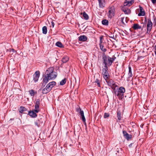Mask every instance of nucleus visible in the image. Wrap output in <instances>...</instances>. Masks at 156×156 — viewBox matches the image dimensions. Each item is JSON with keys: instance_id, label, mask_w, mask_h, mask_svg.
Here are the masks:
<instances>
[{"instance_id": "8", "label": "nucleus", "mask_w": 156, "mask_h": 156, "mask_svg": "<svg viewBox=\"0 0 156 156\" xmlns=\"http://www.w3.org/2000/svg\"><path fill=\"white\" fill-rule=\"evenodd\" d=\"M152 23L151 22V20L150 19H148V23L147 25V29L149 30H151L152 27Z\"/></svg>"}, {"instance_id": "24", "label": "nucleus", "mask_w": 156, "mask_h": 156, "mask_svg": "<svg viewBox=\"0 0 156 156\" xmlns=\"http://www.w3.org/2000/svg\"><path fill=\"white\" fill-rule=\"evenodd\" d=\"M69 60V58L67 56H65L63 57L62 59V61L63 62L65 63L67 62Z\"/></svg>"}, {"instance_id": "9", "label": "nucleus", "mask_w": 156, "mask_h": 156, "mask_svg": "<svg viewBox=\"0 0 156 156\" xmlns=\"http://www.w3.org/2000/svg\"><path fill=\"white\" fill-rule=\"evenodd\" d=\"M114 9H111L108 11V16L110 18H112L114 15Z\"/></svg>"}, {"instance_id": "20", "label": "nucleus", "mask_w": 156, "mask_h": 156, "mask_svg": "<svg viewBox=\"0 0 156 156\" xmlns=\"http://www.w3.org/2000/svg\"><path fill=\"white\" fill-rule=\"evenodd\" d=\"M29 93L31 96H34L37 93V92L33 90H31L29 91Z\"/></svg>"}, {"instance_id": "22", "label": "nucleus", "mask_w": 156, "mask_h": 156, "mask_svg": "<svg viewBox=\"0 0 156 156\" xmlns=\"http://www.w3.org/2000/svg\"><path fill=\"white\" fill-rule=\"evenodd\" d=\"M103 59L104 61V63L105 65V67H107L106 65L108 64V58L106 57H103Z\"/></svg>"}, {"instance_id": "40", "label": "nucleus", "mask_w": 156, "mask_h": 156, "mask_svg": "<svg viewBox=\"0 0 156 156\" xmlns=\"http://www.w3.org/2000/svg\"><path fill=\"white\" fill-rule=\"evenodd\" d=\"M151 1L153 4L156 3V0H151Z\"/></svg>"}, {"instance_id": "23", "label": "nucleus", "mask_w": 156, "mask_h": 156, "mask_svg": "<svg viewBox=\"0 0 156 156\" xmlns=\"http://www.w3.org/2000/svg\"><path fill=\"white\" fill-rule=\"evenodd\" d=\"M56 45L59 47L62 48L64 47L63 45H62V43L60 42L59 41H58L56 42Z\"/></svg>"}, {"instance_id": "16", "label": "nucleus", "mask_w": 156, "mask_h": 156, "mask_svg": "<svg viewBox=\"0 0 156 156\" xmlns=\"http://www.w3.org/2000/svg\"><path fill=\"white\" fill-rule=\"evenodd\" d=\"M36 113L34 112V111H31L29 112V115L32 117H36L37 116Z\"/></svg>"}, {"instance_id": "27", "label": "nucleus", "mask_w": 156, "mask_h": 156, "mask_svg": "<svg viewBox=\"0 0 156 156\" xmlns=\"http://www.w3.org/2000/svg\"><path fill=\"white\" fill-rule=\"evenodd\" d=\"M102 23L104 25H107L108 24V21L106 20H104L102 21Z\"/></svg>"}, {"instance_id": "31", "label": "nucleus", "mask_w": 156, "mask_h": 156, "mask_svg": "<svg viewBox=\"0 0 156 156\" xmlns=\"http://www.w3.org/2000/svg\"><path fill=\"white\" fill-rule=\"evenodd\" d=\"M100 49L103 51L105 52L106 51V49L104 48V46L101 44H100Z\"/></svg>"}, {"instance_id": "7", "label": "nucleus", "mask_w": 156, "mask_h": 156, "mask_svg": "<svg viewBox=\"0 0 156 156\" xmlns=\"http://www.w3.org/2000/svg\"><path fill=\"white\" fill-rule=\"evenodd\" d=\"M133 3V0H126L124 3V5L129 6Z\"/></svg>"}, {"instance_id": "25", "label": "nucleus", "mask_w": 156, "mask_h": 156, "mask_svg": "<svg viewBox=\"0 0 156 156\" xmlns=\"http://www.w3.org/2000/svg\"><path fill=\"white\" fill-rule=\"evenodd\" d=\"M43 33L44 34H46L47 33V27L46 26H44L42 28Z\"/></svg>"}, {"instance_id": "17", "label": "nucleus", "mask_w": 156, "mask_h": 156, "mask_svg": "<svg viewBox=\"0 0 156 156\" xmlns=\"http://www.w3.org/2000/svg\"><path fill=\"white\" fill-rule=\"evenodd\" d=\"M80 14L83 15V17L84 19L86 20H87L89 19V16L85 12H84L83 13H81Z\"/></svg>"}, {"instance_id": "29", "label": "nucleus", "mask_w": 156, "mask_h": 156, "mask_svg": "<svg viewBox=\"0 0 156 156\" xmlns=\"http://www.w3.org/2000/svg\"><path fill=\"white\" fill-rule=\"evenodd\" d=\"M26 110V108L24 107H21L20 109V112L22 113Z\"/></svg>"}, {"instance_id": "5", "label": "nucleus", "mask_w": 156, "mask_h": 156, "mask_svg": "<svg viewBox=\"0 0 156 156\" xmlns=\"http://www.w3.org/2000/svg\"><path fill=\"white\" fill-rule=\"evenodd\" d=\"M107 67H106L105 68H103L102 69V74L104 79L106 80L108 78L109 76L108 73L107 71Z\"/></svg>"}, {"instance_id": "34", "label": "nucleus", "mask_w": 156, "mask_h": 156, "mask_svg": "<svg viewBox=\"0 0 156 156\" xmlns=\"http://www.w3.org/2000/svg\"><path fill=\"white\" fill-rule=\"evenodd\" d=\"M124 137L127 140H129L131 138V136L130 135H129L128 134Z\"/></svg>"}, {"instance_id": "33", "label": "nucleus", "mask_w": 156, "mask_h": 156, "mask_svg": "<svg viewBox=\"0 0 156 156\" xmlns=\"http://www.w3.org/2000/svg\"><path fill=\"white\" fill-rule=\"evenodd\" d=\"M96 83L95 84L97 85L98 87H100V84L99 80L98 79H97L95 82Z\"/></svg>"}, {"instance_id": "2", "label": "nucleus", "mask_w": 156, "mask_h": 156, "mask_svg": "<svg viewBox=\"0 0 156 156\" xmlns=\"http://www.w3.org/2000/svg\"><path fill=\"white\" fill-rule=\"evenodd\" d=\"M125 92L124 88L121 87L119 88L115 92V94L117 95L119 99H122L124 96V93Z\"/></svg>"}, {"instance_id": "1", "label": "nucleus", "mask_w": 156, "mask_h": 156, "mask_svg": "<svg viewBox=\"0 0 156 156\" xmlns=\"http://www.w3.org/2000/svg\"><path fill=\"white\" fill-rule=\"evenodd\" d=\"M54 69L51 67L49 68L45 72L43 78V81L45 84L51 80H54L56 78L57 74L54 71Z\"/></svg>"}, {"instance_id": "28", "label": "nucleus", "mask_w": 156, "mask_h": 156, "mask_svg": "<svg viewBox=\"0 0 156 156\" xmlns=\"http://www.w3.org/2000/svg\"><path fill=\"white\" fill-rule=\"evenodd\" d=\"M126 18H125L124 17H122L121 18V21L122 23L123 24H125V23H126L127 22L126 21Z\"/></svg>"}, {"instance_id": "12", "label": "nucleus", "mask_w": 156, "mask_h": 156, "mask_svg": "<svg viewBox=\"0 0 156 156\" xmlns=\"http://www.w3.org/2000/svg\"><path fill=\"white\" fill-rule=\"evenodd\" d=\"M56 83L55 81H52L51 82H50L49 83H48L47 86L49 87V88L51 90V89L53 88L54 86L55 85Z\"/></svg>"}, {"instance_id": "39", "label": "nucleus", "mask_w": 156, "mask_h": 156, "mask_svg": "<svg viewBox=\"0 0 156 156\" xmlns=\"http://www.w3.org/2000/svg\"><path fill=\"white\" fill-rule=\"evenodd\" d=\"M34 124H35V125H36L37 127H39V125L38 124V123L37 122H35Z\"/></svg>"}, {"instance_id": "26", "label": "nucleus", "mask_w": 156, "mask_h": 156, "mask_svg": "<svg viewBox=\"0 0 156 156\" xmlns=\"http://www.w3.org/2000/svg\"><path fill=\"white\" fill-rule=\"evenodd\" d=\"M108 60V64H110L112 63L114 60L112 58L108 57H107Z\"/></svg>"}, {"instance_id": "32", "label": "nucleus", "mask_w": 156, "mask_h": 156, "mask_svg": "<svg viewBox=\"0 0 156 156\" xmlns=\"http://www.w3.org/2000/svg\"><path fill=\"white\" fill-rule=\"evenodd\" d=\"M66 79H64L62 80L60 82V84L61 85H64L66 83Z\"/></svg>"}, {"instance_id": "3", "label": "nucleus", "mask_w": 156, "mask_h": 156, "mask_svg": "<svg viewBox=\"0 0 156 156\" xmlns=\"http://www.w3.org/2000/svg\"><path fill=\"white\" fill-rule=\"evenodd\" d=\"M106 81L108 85L114 90H115V88L117 87V85L112 80H109L108 81L106 80Z\"/></svg>"}, {"instance_id": "14", "label": "nucleus", "mask_w": 156, "mask_h": 156, "mask_svg": "<svg viewBox=\"0 0 156 156\" xmlns=\"http://www.w3.org/2000/svg\"><path fill=\"white\" fill-rule=\"evenodd\" d=\"M80 114L81 115L82 120L84 122V124L86 125V122H85L86 119L84 115L83 112V111H80Z\"/></svg>"}, {"instance_id": "15", "label": "nucleus", "mask_w": 156, "mask_h": 156, "mask_svg": "<svg viewBox=\"0 0 156 156\" xmlns=\"http://www.w3.org/2000/svg\"><path fill=\"white\" fill-rule=\"evenodd\" d=\"M122 9L126 14H130L131 12V11L130 9H126L124 7H122Z\"/></svg>"}, {"instance_id": "36", "label": "nucleus", "mask_w": 156, "mask_h": 156, "mask_svg": "<svg viewBox=\"0 0 156 156\" xmlns=\"http://www.w3.org/2000/svg\"><path fill=\"white\" fill-rule=\"evenodd\" d=\"M103 39V36H101L100 37V44H101L102 43Z\"/></svg>"}, {"instance_id": "38", "label": "nucleus", "mask_w": 156, "mask_h": 156, "mask_svg": "<svg viewBox=\"0 0 156 156\" xmlns=\"http://www.w3.org/2000/svg\"><path fill=\"white\" fill-rule=\"evenodd\" d=\"M51 25L52 26V27H54V23L53 22L51 21Z\"/></svg>"}, {"instance_id": "41", "label": "nucleus", "mask_w": 156, "mask_h": 156, "mask_svg": "<svg viewBox=\"0 0 156 156\" xmlns=\"http://www.w3.org/2000/svg\"><path fill=\"white\" fill-rule=\"evenodd\" d=\"M76 110L77 112H80V111H81L80 109V108H76Z\"/></svg>"}, {"instance_id": "19", "label": "nucleus", "mask_w": 156, "mask_h": 156, "mask_svg": "<svg viewBox=\"0 0 156 156\" xmlns=\"http://www.w3.org/2000/svg\"><path fill=\"white\" fill-rule=\"evenodd\" d=\"M99 2L100 7L101 8H103L104 7L105 4L104 0H101L99 1Z\"/></svg>"}, {"instance_id": "35", "label": "nucleus", "mask_w": 156, "mask_h": 156, "mask_svg": "<svg viewBox=\"0 0 156 156\" xmlns=\"http://www.w3.org/2000/svg\"><path fill=\"white\" fill-rule=\"evenodd\" d=\"M109 116V115L108 113H105L104 115V117L105 118H106L108 117Z\"/></svg>"}, {"instance_id": "42", "label": "nucleus", "mask_w": 156, "mask_h": 156, "mask_svg": "<svg viewBox=\"0 0 156 156\" xmlns=\"http://www.w3.org/2000/svg\"><path fill=\"white\" fill-rule=\"evenodd\" d=\"M151 30H149L148 29H147V33L149 34Z\"/></svg>"}, {"instance_id": "21", "label": "nucleus", "mask_w": 156, "mask_h": 156, "mask_svg": "<svg viewBox=\"0 0 156 156\" xmlns=\"http://www.w3.org/2000/svg\"><path fill=\"white\" fill-rule=\"evenodd\" d=\"M129 77H131L132 76L131 68L130 66H129V73L128 74Z\"/></svg>"}, {"instance_id": "43", "label": "nucleus", "mask_w": 156, "mask_h": 156, "mask_svg": "<svg viewBox=\"0 0 156 156\" xmlns=\"http://www.w3.org/2000/svg\"><path fill=\"white\" fill-rule=\"evenodd\" d=\"M12 50H13V51H14V49H12Z\"/></svg>"}, {"instance_id": "4", "label": "nucleus", "mask_w": 156, "mask_h": 156, "mask_svg": "<svg viewBox=\"0 0 156 156\" xmlns=\"http://www.w3.org/2000/svg\"><path fill=\"white\" fill-rule=\"evenodd\" d=\"M40 99H37L36 100L35 106V109L34 110V112L36 113H37L40 111Z\"/></svg>"}, {"instance_id": "37", "label": "nucleus", "mask_w": 156, "mask_h": 156, "mask_svg": "<svg viewBox=\"0 0 156 156\" xmlns=\"http://www.w3.org/2000/svg\"><path fill=\"white\" fill-rule=\"evenodd\" d=\"M123 135L124 136H125L126 135H127L128 133L125 131H123Z\"/></svg>"}, {"instance_id": "11", "label": "nucleus", "mask_w": 156, "mask_h": 156, "mask_svg": "<svg viewBox=\"0 0 156 156\" xmlns=\"http://www.w3.org/2000/svg\"><path fill=\"white\" fill-rule=\"evenodd\" d=\"M87 40V37L85 35L81 36L79 37V40L82 41H86Z\"/></svg>"}, {"instance_id": "13", "label": "nucleus", "mask_w": 156, "mask_h": 156, "mask_svg": "<svg viewBox=\"0 0 156 156\" xmlns=\"http://www.w3.org/2000/svg\"><path fill=\"white\" fill-rule=\"evenodd\" d=\"M51 89L47 85L45 88L42 90V93L43 94H46L51 90Z\"/></svg>"}, {"instance_id": "18", "label": "nucleus", "mask_w": 156, "mask_h": 156, "mask_svg": "<svg viewBox=\"0 0 156 156\" xmlns=\"http://www.w3.org/2000/svg\"><path fill=\"white\" fill-rule=\"evenodd\" d=\"M133 29L136 30L138 29H140L141 28V27L138 24H134L133 25Z\"/></svg>"}, {"instance_id": "30", "label": "nucleus", "mask_w": 156, "mask_h": 156, "mask_svg": "<svg viewBox=\"0 0 156 156\" xmlns=\"http://www.w3.org/2000/svg\"><path fill=\"white\" fill-rule=\"evenodd\" d=\"M117 118L119 120H120L121 119V113L119 111H118L117 112Z\"/></svg>"}, {"instance_id": "6", "label": "nucleus", "mask_w": 156, "mask_h": 156, "mask_svg": "<svg viewBox=\"0 0 156 156\" xmlns=\"http://www.w3.org/2000/svg\"><path fill=\"white\" fill-rule=\"evenodd\" d=\"M40 73L39 71H36L33 75V80L35 82L37 81L40 76Z\"/></svg>"}, {"instance_id": "10", "label": "nucleus", "mask_w": 156, "mask_h": 156, "mask_svg": "<svg viewBox=\"0 0 156 156\" xmlns=\"http://www.w3.org/2000/svg\"><path fill=\"white\" fill-rule=\"evenodd\" d=\"M145 14V12L142 7L140 6V12L138 14L139 16H144Z\"/></svg>"}]
</instances>
